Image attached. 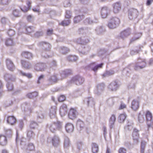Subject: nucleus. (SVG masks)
Wrapping results in <instances>:
<instances>
[{
  "instance_id": "obj_58",
  "label": "nucleus",
  "mask_w": 153,
  "mask_h": 153,
  "mask_svg": "<svg viewBox=\"0 0 153 153\" xmlns=\"http://www.w3.org/2000/svg\"><path fill=\"white\" fill-rule=\"evenodd\" d=\"M103 65V63H102L96 65L94 67V69H93V71L95 72H96L98 69L102 68Z\"/></svg>"
},
{
  "instance_id": "obj_57",
  "label": "nucleus",
  "mask_w": 153,
  "mask_h": 153,
  "mask_svg": "<svg viewBox=\"0 0 153 153\" xmlns=\"http://www.w3.org/2000/svg\"><path fill=\"white\" fill-rule=\"evenodd\" d=\"M48 51H43L41 54V55L42 56L45 58H47L51 57L52 56L49 55L48 54L47 52Z\"/></svg>"
},
{
  "instance_id": "obj_25",
  "label": "nucleus",
  "mask_w": 153,
  "mask_h": 153,
  "mask_svg": "<svg viewBox=\"0 0 153 153\" xmlns=\"http://www.w3.org/2000/svg\"><path fill=\"white\" fill-rule=\"evenodd\" d=\"M31 1L29 0H26V4L27 7L24 6L23 8H21V10L24 12H27L31 9Z\"/></svg>"
},
{
  "instance_id": "obj_64",
  "label": "nucleus",
  "mask_w": 153,
  "mask_h": 153,
  "mask_svg": "<svg viewBox=\"0 0 153 153\" xmlns=\"http://www.w3.org/2000/svg\"><path fill=\"white\" fill-rule=\"evenodd\" d=\"M8 22V19L5 17H3L1 19V23L4 25L6 24Z\"/></svg>"
},
{
  "instance_id": "obj_44",
  "label": "nucleus",
  "mask_w": 153,
  "mask_h": 153,
  "mask_svg": "<svg viewBox=\"0 0 153 153\" xmlns=\"http://www.w3.org/2000/svg\"><path fill=\"white\" fill-rule=\"evenodd\" d=\"M146 143L145 141H141L140 145V152L141 153H144Z\"/></svg>"
},
{
  "instance_id": "obj_10",
  "label": "nucleus",
  "mask_w": 153,
  "mask_h": 153,
  "mask_svg": "<svg viewBox=\"0 0 153 153\" xmlns=\"http://www.w3.org/2000/svg\"><path fill=\"white\" fill-rule=\"evenodd\" d=\"M78 114V113L75 109L71 108L69 112L68 115L70 119L73 120L77 117Z\"/></svg>"
},
{
  "instance_id": "obj_47",
  "label": "nucleus",
  "mask_w": 153,
  "mask_h": 153,
  "mask_svg": "<svg viewBox=\"0 0 153 153\" xmlns=\"http://www.w3.org/2000/svg\"><path fill=\"white\" fill-rule=\"evenodd\" d=\"M34 137L35 134L33 131L30 130L28 131L27 133V137L29 140L33 138Z\"/></svg>"
},
{
  "instance_id": "obj_11",
  "label": "nucleus",
  "mask_w": 153,
  "mask_h": 153,
  "mask_svg": "<svg viewBox=\"0 0 153 153\" xmlns=\"http://www.w3.org/2000/svg\"><path fill=\"white\" fill-rule=\"evenodd\" d=\"M84 102L89 106L92 107L95 105V102L94 98L92 97H88L85 99Z\"/></svg>"
},
{
  "instance_id": "obj_32",
  "label": "nucleus",
  "mask_w": 153,
  "mask_h": 153,
  "mask_svg": "<svg viewBox=\"0 0 153 153\" xmlns=\"http://www.w3.org/2000/svg\"><path fill=\"white\" fill-rule=\"evenodd\" d=\"M7 143V139L6 136L1 135H0V144L4 146L6 145Z\"/></svg>"
},
{
  "instance_id": "obj_22",
  "label": "nucleus",
  "mask_w": 153,
  "mask_h": 153,
  "mask_svg": "<svg viewBox=\"0 0 153 153\" xmlns=\"http://www.w3.org/2000/svg\"><path fill=\"white\" fill-rule=\"evenodd\" d=\"M59 113L62 117L65 116L67 113V106L65 104H63L61 106L59 109Z\"/></svg>"
},
{
  "instance_id": "obj_20",
  "label": "nucleus",
  "mask_w": 153,
  "mask_h": 153,
  "mask_svg": "<svg viewBox=\"0 0 153 153\" xmlns=\"http://www.w3.org/2000/svg\"><path fill=\"white\" fill-rule=\"evenodd\" d=\"M21 63L22 67L26 69H29L32 67L31 64L29 62L22 60Z\"/></svg>"
},
{
  "instance_id": "obj_38",
  "label": "nucleus",
  "mask_w": 153,
  "mask_h": 153,
  "mask_svg": "<svg viewBox=\"0 0 153 153\" xmlns=\"http://www.w3.org/2000/svg\"><path fill=\"white\" fill-rule=\"evenodd\" d=\"M92 151L93 153H97L99 150L98 146L95 143H92L91 144Z\"/></svg>"
},
{
  "instance_id": "obj_21",
  "label": "nucleus",
  "mask_w": 153,
  "mask_h": 153,
  "mask_svg": "<svg viewBox=\"0 0 153 153\" xmlns=\"http://www.w3.org/2000/svg\"><path fill=\"white\" fill-rule=\"evenodd\" d=\"M45 118V114L44 112L40 111L37 112V120L39 122H41Z\"/></svg>"
},
{
  "instance_id": "obj_7",
  "label": "nucleus",
  "mask_w": 153,
  "mask_h": 153,
  "mask_svg": "<svg viewBox=\"0 0 153 153\" xmlns=\"http://www.w3.org/2000/svg\"><path fill=\"white\" fill-rule=\"evenodd\" d=\"M110 10L106 6L102 7L101 10V16L102 18H105L110 14Z\"/></svg>"
},
{
  "instance_id": "obj_14",
  "label": "nucleus",
  "mask_w": 153,
  "mask_h": 153,
  "mask_svg": "<svg viewBox=\"0 0 153 153\" xmlns=\"http://www.w3.org/2000/svg\"><path fill=\"white\" fill-rule=\"evenodd\" d=\"M6 64L7 68L10 71H13L15 69V66L12 61L10 59L6 60Z\"/></svg>"
},
{
  "instance_id": "obj_36",
  "label": "nucleus",
  "mask_w": 153,
  "mask_h": 153,
  "mask_svg": "<svg viewBox=\"0 0 153 153\" xmlns=\"http://www.w3.org/2000/svg\"><path fill=\"white\" fill-rule=\"evenodd\" d=\"M82 49L80 53L84 54L88 52L90 49V48L87 45H83L82 46Z\"/></svg>"
},
{
  "instance_id": "obj_50",
  "label": "nucleus",
  "mask_w": 153,
  "mask_h": 153,
  "mask_svg": "<svg viewBox=\"0 0 153 153\" xmlns=\"http://www.w3.org/2000/svg\"><path fill=\"white\" fill-rule=\"evenodd\" d=\"M84 23L85 25H91L93 24L92 19L89 17L84 20Z\"/></svg>"
},
{
  "instance_id": "obj_61",
  "label": "nucleus",
  "mask_w": 153,
  "mask_h": 153,
  "mask_svg": "<svg viewBox=\"0 0 153 153\" xmlns=\"http://www.w3.org/2000/svg\"><path fill=\"white\" fill-rule=\"evenodd\" d=\"M133 123L131 122H129V121H128L127 126L125 127V128L129 130H131L132 128V125Z\"/></svg>"
},
{
  "instance_id": "obj_60",
  "label": "nucleus",
  "mask_w": 153,
  "mask_h": 153,
  "mask_svg": "<svg viewBox=\"0 0 153 153\" xmlns=\"http://www.w3.org/2000/svg\"><path fill=\"white\" fill-rule=\"evenodd\" d=\"M138 121L140 123H143L144 121V116L140 113L138 117Z\"/></svg>"
},
{
  "instance_id": "obj_37",
  "label": "nucleus",
  "mask_w": 153,
  "mask_h": 153,
  "mask_svg": "<svg viewBox=\"0 0 153 153\" xmlns=\"http://www.w3.org/2000/svg\"><path fill=\"white\" fill-rule=\"evenodd\" d=\"M16 120L14 116H9L7 117V122L11 125H13L15 123Z\"/></svg>"
},
{
  "instance_id": "obj_6",
  "label": "nucleus",
  "mask_w": 153,
  "mask_h": 153,
  "mask_svg": "<svg viewBox=\"0 0 153 153\" xmlns=\"http://www.w3.org/2000/svg\"><path fill=\"white\" fill-rule=\"evenodd\" d=\"M145 116L148 127L149 128L151 125H153V117L152 114L149 111H147Z\"/></svg>"
},
{
  "instance_id": "obj_54",
  "label": "nucleus",
  "mask_w": 153,
  "mask_h": 153,
  "mask_svg": "<svg viewBox=\"0 0 153 153\" xmlns=\"http://www.w3.org/2000/svg\"><path fill=\"white\" fill-rule=\"evenodd\" d=\"M141 33H138L135 34L134 36L131 39L130 41L131 42H132L134 40L138 39L141 36Z\"/></svg>"
},
{
  "instance_id": "obj_39",
  "label": "nucleus",
  "mask_w": 153,
  "mask_h": 153,
  "mask_svg": "<svg viewBox=\"0 0 153 153\" xmlns=\"http://www.w3.org/2000/svg\"><path fill=\"white\" fill-rule=\"evenodd\" d=\"M22 55L23 56L28 59H30L32 57V54L28 52H23Z\"/></svg>"
},
{
  "instance_id": "obj_63",
  "label": "nucleus",
  "mask_w": 153,
  "mask_h": 153,
  "mask_svg": "<svg viewBox=\"0 0 153 153\" xmlns=\"http://www.w3.org/2000/svg\"><path fill=\"white\" fill-rule=\"evenodd\" d=\"M57 64L56 61L53 60L50 64V66L53 69H55V68Z\"/></svg>"
},
{
  "instance_id": "obj_28",
  "label": "nucleus",
  "mask_w": 153,
  "mask_h": 153,
  "mask_svg": "<svg viewBox=\"0 0 153 153\" xmlns=\"http://www.w3.org/2000/svg\"><path fill=\"white\" fill-rule=\"evenodd\" d=\"M131 72V69L128 67L125 68L123 70L122 74L124 76H129Z\"/></svg>"
},
{
  "instance_id": "obj_46",
  "label": "nucleus",
  "mask_w": 153,
  "mask_h": 153,
  "mask_svg": "<svg viewBox=\"0 0 153 153\" xmlns=\"http://www.w3.org/2000/svg\"><path fill=\"white\" fill-rule=\"evenodd\" d=\"M126 118V116L124 114H121L118 117V121L120 123H123Z\"/></svg>"
},
{
  "instance_id": "obj_8",
  "label": "nucleus",
  "mask_w": 153,
  "mask_h": 153,
  "mask_svg": "<svg viewBox=\"0 0 153 153\" xmlns=\"http://www.w3.org/2000/svg\"><path fill=\"white\" fill-rule=\"evenodd\" d=\"M45 68V64L41 62L37 63L34 66V69L37 71H44Z\"/></svg>"
},
{
  "instance_id": "obj_2",
  "label": "nucleus",
  "mask_w": 153,
  "mask_h": 153,
  "mask_svg": "<svg viewBox=\"0 0 153 153\" xmlns=\"http://www.w3.org/2000/svg\"><path fill=\"white\" fill-rule=\"evenodd\" d=\"M119 19L116 17H113L109 21L108 26L110 29H114L118 27L120 24Z\"/></svg>"
},
{
  "instance_id": "obj_42",
  "label": "nucleus",
  "mask_w": 153,
  "mask_h": 153,
  "mask_svg": "<svg viewBox=\"0 0 153 153\" xmlns=\"http://www.w3.org/2000/svg\"><path fill=\"white\" fill-rule=\"evenodd\" d=\"M71 21L69 19H64L61 23H59V24L63 26H67L70 23Z\"/></svg>"
},
{
  "instance_id": "obj_43",
  "label": "nucleus",
  "mask_w": 153,
  "mask_h": 153,
  "mask_svg": "<svg viewBox=\"0 0 153 153\" xmlns=\"http://www.w3.org/2000/svg\"><path fill=\"white\" fill-rule=\"evenodd\" d=\"M77 57L75 55H69L67 57V60L70 62H75L77 59Z\"/></svg>"
},
{
  "instance_id": "obj_55",
  "label": "nucleus",
  "mask_w": 153,
  "mask_h": 153,
  "mask_svg": "<svg viewBox=\"0 0 153 153\" xmlns=\"http://www.w3.org/2000/svg\"><path fill=\"white\" fill-rule=\"evenodd\" d=\"M72 13L69 10H66L65 14V18L68 19H70L72 16Z\"/></svg>"
},
{
  "instance_id": "obj_3",
  "label": "nucleus",
  "mask_w": 153,
  "mask_h": 153,
  "mask_svg": "<svg viewBox=\"0 0 153 153\" xmlns=\"http://www.w3.org/2000/svg\"><path fill=\"white\" fill-rule=\"evenodd\" d=\"M120 84L118 80H115L111 82L108 85V88L110 91H116L119 88Z\"/></svg>"
},
{
  "instance_id": "obj_33",
  "label": "nucleus",
  "mask_w": 153,
  "mask_h": 153,
  "mask_svg": "<svg viewBox=\"0 0 153 153\" xmlns=\"http://www.w3.org/2000/svg\"><path fill=\"white\" fill-rule=\"evenodd\" d=\"M4 78L6 81L9 80L14 81L16 77L14 75H11L8 74H6L4 75Z\"/></svg>"
},
{
  "instance_id": "obj_9",
  "label": "nucleus",
  "mask_w": 153,
  "mask_h": 153,
  "mask_svg": "<svg viewBox=\"0 0 153 153\" xmlns=\"http://www.w3.org/2000/svg\"><path fill=\"white\" fill-rule=\"evenodd\" d=\"M105 84L104 83H101L98 84L97 86V89L95 91L96 94L98 95L100 94L104 90Z\"/></svg>"
},
{
  "instance_id": "obj_49",
  "label": "nucleus",
  "mask_w": 153,
  "mask_h": 153,
  "mask_svg": "<svg viewBox=\"0 0 153 153\" xmlns=\"http://www.w3.org/2000/svg\"><path fill=\"white\" fill-rule=\"evenodd\" d=\"M70 144V141L69 138L66 137L64 138V146L65 148H67Z\"/></svg>"
},
{
  "instance_id": "obj_62",
  "label": "nucleus",
  "mask_w": 153,
  "mask_h": 153,
  "mask_svg": "<svg viewBox=\"0 0 153 153\" xmlns=\"http://www.w3.org/2000/svg\"><path fill=\"white\" fill-rule=\"evenodd\" d=\"M6 134L8 137H10L12 134V132L11 129H9L5 131Z\"/></svg>"
},
{
  "instance_id": "obj_15",
  "label": "nucleus",
  "mask_w": 153,
  "mask_h": 153,
  "mask_svg": "<svg viewBox=\"0 0 153 153\" xmlns=\"http://www.w3.org/2000/svg\"><path fill=\"white\" fill-rule=\"evenodd\" d=\"M51 142L53 146H58L59 145L60 142L59 138L56 135H54L51 138Z\"/></svg>"
},
{
  "instance_id": "obj_35",
  "label": "nucleus",
  "mask_w": 153,
  "mask_h": 153,
  "mask_svg": "<svg viewBox=\"0 0 153 153\" xmlns=\"http://www.w3.org/2000/svg\"><path fill=\"white\" fill-rule=\"evenodd\" d=\"M84 18L83 15H79L75 16L74 19V22L75 23H77L81 21Z\"/></svg>"
},
{
  "instance_id": "obj_1",
  "label": "nucleus",
  "mask_w": 153,
  "mask_h": 153,
  "mask_svg": "<svg viewBox=\"0 0 153 153\" xmlns=\"http://www.w3.org/2000/svg\"><path fill=\"white\" fill-rule=\"evenodd\" d=\"M62 122L56 120V122L48 124L47 127L51 132L54 133L57 130H60L62 128Z\"/></svg>"
},
{
  "instance_id": "obj_31",
  "label": "nucleus",
  "mask_w": 153,
  "mask_h": 153,
  "mask_svg": "<svg viewBox=\"0 0 153 153\" xmlns=\"http://www.w3.org/2000/svg\"><path fill=\"white\" fill-rule=\"evenodd\" d=\"M115 120V116L114 114L112 115L109 120V125L110 128L111 129L113 128Z\"/></svg>"
},
{
  "instance_id": "obj_34",
  "label": "nucleus",
  "mask_w": 153,
  "mask_h": 153,
  "mask_svg": "<svg viewBox=\"0 0 153 153\" xmlns=\"http://www.w3.org/2000/svg\"><path fill=\"white\" fill-rule=\"evenodd\" d=\"M59 52L63 54H66L70 51L69 48L64 47H61L59 48Z\"/></svg>"
},
{
  "instance_id": "obj_53",
  "label": "nucleus",
  "mask_w": 153,
  "mask_h": 153,
  "mask_svg": "<svg viewBox=\"0 0 153 153\" xmlns=\"http://www.w3.org/2000/svg\"><path fill=\"white\" fill-rule=\"evenodd\" d=\"M20 11L17 9H15L13 11V14L15 17H19L21 16Z\"/></svg>"
},
{
  "instance_id": "obj_5",
  "label": "nucleus",
  "mask_w": 153,
  "mask_h": 153,
  "mask_svg": "<svg viewBox=\"0 0 153 153\" xmlns=\"http://www.w3.org/2000/svg\"><path fill=\"white\" fill-rule=\"evenodd\" d=\"M138 14V11L136 9L131 8L128 10V16L130 20H133L137 18Z\"/></svg>"
},
{
  "instance_id": "obj_40",
  "label": "nucleus",
  "mask_w": 153,
  "mask_h": 153,
  "mask_svg": "<svg viewBox=\"0 0 153 153\" xmlns=\"http://www.w3.org/2000/svg\"><path fill=\"white\" fill-rule=\"evenodd\" d=\"M38 95V93L37 92H34L27 94L26 96L28 98L30 99H33L37 97Z\"/></svg>"
},
{
  "instance_id": "obj_24",
  "label": "nucleus",
  "mask_w": 153,
  "mask_h": 153,
  "mask_svg": "<svg viewBox=\"0 0 153 153\" xmlns=\"http://www.w3.org/2000/svg\"><path fill=\"white\" fill-rule=\"evenodd\" d=\"M72 71L70 69H66L62 71L61 73V76L63 78H65L66 76L72 74Z\"/></svg>"
},
{
  "instance_id": "obj_27",
  "label": "nucleus",
  "mask_w": 153,
  "mask_h": 153,
  "mask_svg": "<svg viewBox=\"0 0 153 153\" xmlns=\"http://www.w3.org/2000/svg\"><path fill=\"white\" fill-rule=\"evenodd\" d=\"M65 128L67 132L71 133L73 131L74 127L72 123H67L65 125Z\"/></svg>"
},
{
  "instance_id": "obj_56",
  "label": "nucleus",
  "mask_w": 153,
  "mask_h": 153,
  "mask_svg": "<svg viewBox=\"0 0 153 153\" xmlns=\"http://www.w3.org/2000/svg\"><path fill=\"white\" fill-rule=\"evenodd\" d=\"M26 30L27 33H31L34 31V28L32 26H28L26 27Z\"/></svg>"
},
{
  "instance_id": "obj_26",
  "label": "nucleus",
  "mask_w": 153,
  "mask_h": 153,
  "mask_svg": "<svg viewBox=\"0 0 153 153\" xmlns=\"http://www.w3.org/2000/svg\"><path fill=\"white\" fill-rule=\"evenodd\" d=\"M58 79L56 75H54L51 76L48 79V81L51 84L55 83L58 80Z\"/></svg>"
},
{
  "instance_id": "obj_18",
  "label": "nucleus",
  "mask_w": 153,
  "mask_h": 153,
  "mask_svg": "<svg viewBox=\"0 0 153 153\" xmlns=\"http://www.w3.org/2000/svg\"><path fill=\"white\" fill-rule=\"evenodd\" d=\"M130 29H127L121 32L120 34V37L123 39L128 36L130 34Z\"/></svg>"
},
{
  "instance_id": "obj_17",
  "label": "nucleus",
  "mask_w": 153,
  "mask_h": 153,
  "mask_svg": "<svg viewBox=\"0 0 153 153\" xmlns=\"http://www.w3.org/2000/svg\"><path fill=\"white\" fill-rule=\"evenodd\" d=\"M113 10L115 13H118L121 9V5L120 3L117 2L112 4Z\"/></svg>"
},
{
  "instance_id": "obj_52",
  "label": "nucleus",
  "mask_w": 153,
  "mask_h": 153,
  "mask_svg": "<svg viewBox=\"0 0 153 153\" xmlns=\"http://www.w3.org/2000/svg\"><path fill=\"white\" fill-rule=\"evenodd\" d=\"M6 87L8 91H12L13 89V85L11 82H7L6 85Z\"/></svg>"
},
{
  "instance_id": "obj_19",
  "label": "nucleus",
  "mask_w": 153,
  "mask_h": 153,
  "mask_svg": "<svg viewBox=\"0 0 153 153\" xmlns=\"http://www.w3.org/2000/svg\"><path fill=\"white\" fill-rule=\"evenodd\" d=\"M139 131L136 128L134 129L132 133V137L134 140V143L137 144L138 142V140L139 137L138 134Z\"/></svg>"
},
{
  "instance_id": "obj_41",
  "label": "nucleus",
  "mask_w": 153,
  "mask_h": 153,
  "mask_svg": "<svg viewBox=\"0 0 153 153\" xmlns=\"http://www.w3.org/2000/svg\"><path fill=\"white\" fill-rule=\"evenodd\" d=\"M76 42L80 44L84 45L89 42L88 39H83L80 37L78 38L76 40Z\"/></svg>"
},
{
  "instance_id": "obj_29",
  "label": "nucleus",
  "mask_w": 153,
  "mask_h": 153,
  "mask_svg": "<svg viewBox=\"0 0 153 153\" xmlns=\"http://www.w3.org/2000/svg\"><path fill=\"white\" fill-rule=\"evenodd\" d=\"M139 107V102L138 100H134L131 102V108L134 111L137 110Z\"/></svg>"
},
{
  "instance_id": "obj_13",
  "label": "nucleus",
  "mask_w": 153,
  "mask_h": 153,
  "mask_svg": "<svg viewBox=\"0 0 153 153\" xmlns=\"http://www.w3.org/2000/svg\"><path fill=\"white\" fill-rule=\"evenodd\" d=\"M38 45L39 46H43L44 51H49L51 47V45L50 44L43 42H39Z\"/></svg>"
},
{
  "instance_id": "obj_48",
  "label": "nucleus",
  "mask_w": 153,
  "mask_h": 153,
  "mask_svg": "<svg viewBox=\"0 0 153 153\" xmlns=\"http://www.w3.org/2000/svg\"><path fill=\"white\" fill-rule=\"evenodd\" d=\"M19 73L22 76H25L28 78H30L32 77V74L30 73H26L21 71H19Z\"/></svg>"
},
{
  "instance_id": "obj_12",
  "label": "nucleus",
  "mask_w": 153,
  "mask_h": 153,
  "mask_svg": "<svg viewBox=\"0 0 153 153\" xmlns=\"http://www.w3.org/2000/svg\"><path fill=\"white\" fill-rule=\"evenodd\" d=\"M146 66V63L144 61H140L138 60V62L134 66V68L137 70L139 69H142Z\"/></svg>"
},
{
  "instance_id": "obj_51",
  "label": "nucleus",
  "mask_w": 153,
  "mask_h": 153,
  "mask_svg": "<svg viewBox=\"0 0 153 153\" xmlns=\"http://www.w3.org/2000/svg\"><path fill=\"white\" fill-rule=\"evenodd\" d=\"M5 44L7 46H12L13 45L14 43L11 39L9 38L6 40Z\"/></svg>"
},
{
  "instance_id": "obj_30",
  "label": "nucleus",
  "mask_w": 153,
  "mask_h": 153,
  "mask_svg": "<svg viewBox=\"0 0 153 153\" xmlns=\"http://www.w3.org/2000/svg\"><path fill=\"white\" fill-rule=\"evenodd\" d=\"M95 31L97 34L100 35L103 33L105 31V30L104 27L101 26L97 27Z\"/></svg>"
},
{
  "instance_id": "obj_16",
  "label": "nucleus",
  "mask_w": 153,
  "mask_h": 153,
  "mask_svg": "<svg viewBox=\"0 0 153 153\" xmlns=\"http://www.w3.org/2000/svg\"><path fill=\"white\" fill-rule=\"evenodd\" d=\"M50 116L51 119H57L56 116V107L54 106L51 107L50 109Z\"/></svg>"
},
{
  "instance_id": "obj_23",
  "label": "nucleus",
  "mask_w": 153,
  "mask_h": 153,
  "mask_svg": "<svg viewBox=\"0 0 153 153\" xmlns=\"http://www.w3.org/2000/svg\"><path fill=\"white\" fill-rule=\"evenodd\" d=\"M76 128L79 131H81L85 127V124L83 121L80 120H78L77 122Z\"/></svg>"
},
{
  "instance_id": "obj_4",
  "label": "nucleus",
  "mask_w": 153,
  "mask_h": 153,
  "mask_svg": "<svg viewBox=\"0 0 153 153\" xmlns=\"http://www.w3.org/2000/svg\"><path fill=\"white\" fill-rule=\"evenodd\" d=\"M85 81L84 78L79 75H75L71 79L70 82L71 83H74L77 85L82 84Z\"/></svg>"
},
{
  "instance_id": "obj_59",
  "label": "nucleus",
  "mask_w": 153,
  "mask_h": 153,
  "mask_svg": "<svg viewBox=\"0 0 153 153\" xmlns=\"http://www.w3.org/2000/svg\"><path fill=\"white\" fill-rule=\"evenodd\" d=\"M35 147L33 143H30L28 144L27 149L29 151H33Z\"/></svg>"
},
{
  "instance_id": "obj_45",
  "label": "nucleus",
  "mask_w": 153,
  "mask_h": 153,
  "mask_svg": "<svg viewBox=\"0 0 153 153\" xmlns=\"http://www.w3.org/2000/svg\"><path fill=\"white\" fill-rule=\"evenodd\" d=\"M114 71L112 70L106 71V72L102 75V77H106L112 75L114 74Z\"/></svg>"
}]
</instances>
